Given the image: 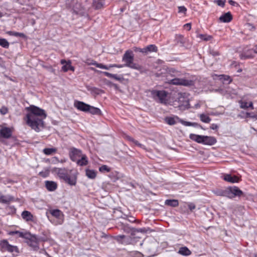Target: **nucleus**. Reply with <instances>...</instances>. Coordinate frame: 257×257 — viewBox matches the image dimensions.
<instances>
[{"label":"nucleus","mask_w":257,"mask_h":257,"mask_svg":"<svg viewBox=\"0 0 257 257\" xmlns=\"http://www.w3.org/2000/svg\"><path fill=\"white\" fill-rule=\"evenodd\" d=\"M29 111L25 118L26 123L36 132H39L44 127L43 119L47 116L44 109L31 105L26 108Z\"/></svg>","instance_id":"1"},{"label":"nucleus","mask_w":257,"mask_h":257,"mask_svg":"<svg viewBox=\"0 0 257 257\" xmlns=\"http://www.w3.org/2000/svg\"><path fill=\"white\" fill-rule=\"evenodd\" d=\"M212 192L218 196L233 199L235 197H240L243 195V192L237 186H229L224 189L215 188Z\"/></svg>","instance_id":"2"},{"label":"nucleus","mask_w":257,"mask_h":257,"mask_svg":"<svg viewBox=\"0 0 257 257\" xmlns=\"http://www.w3.org/2000/svg\"><path fill=\"white\" fill-rule=\"evenodd\" d=\"M134 54L133 51L131 50H127L125 51L122 58V61L125 63L124 66L139 70L141 73H145L146 71L143 67L139 64L134 63Z\"/></svg>","instance_id":"3"},{"label":"nucleus","mask_w":257,"mask_h":257,"mask_svg":"<svg viewBox=\"0 0 257 257\" xmlns=\"http://www.w3.org/2000/svg\"><path fill=\"white\" fill-rule=\"evenodd\" d=\"M54 171L57 173L60 179L63 180L66 183L70 186H75L77 182V176L69 175L67 170L65 168H55Z\"/></svg>","instance_id":"4"},{"label":"nucleus","mask_w":257,"mask_h":257,"mask_svg":"<svg viewBox=\"0 0 257 257\" xmlns=\"http://www.w3.org/2000/svg\"><path fill=\"white\" fill-rule=\"evenodd\" d=\"M151 93L152 97L156 100L158 101L160 103L166 104L167 102V97L168 95V92L165 90H152L151 91Z\"/></svg>","instance_id":"5"},{"label":"nucleus","mask_w":257,"mask_h":257,"mask_svg":"<svg viewBox=\"0 0 257 257\" xmlns=\"http://www.w3.org/2000/svg\"><path fill=\"white\" fill-rule=\"evenodd\" d=\"M0 250L4 252L7 251L10 253H19V250L17 246L10 244L7 239L0 240Z\"/></svg>","instance_id":"6"},{"label":"nucleus","mask_w":257,"mask_h":257,"mask_svg":"<svg viewBox=\"0 0 257 257\" xmlns=\"http://www.w3.org/2000/svg\"><path fill=\"white\" fill-rule=\"evenodd\" d=\"M171 79H168V83L171 85H182L184 86H192L194 84V82L192 80H188L183 78H179L177 77Z\"/></svg>","instance_id":"7"},{"label":"nucleus","mask_w":257,"mask_h":257,"mask_svg":"<svg viewBox=\"0 0 257 257\" xmlns=\"http://www.w3.org/2000/svg\"><path fill=\"white\" fill-rule=\"evenodd\" d=\"M28 237H25L24 238L27 240L26 242L27 244L33 247V248L37 250L39 249V242L37 240V235L35 234H32L30 232H28Z\"/></svg>","instance_id":"8"},{"label":"nucleus","mask_w":257,"mask_h":257,"mask_svg":"<svg viewBox=\"0 0 257 257\" xmlns=\"http://www.w3.org/2000/svg\"><path fill=\"white\" fill-rule=\"evenodd\" d=\"M178 102L180 103L179 107L180 109H185L189 107V99L186 96L185 93H179Z\"/></svg>","instance_id":"9"},{"label":"nucleus","mask_w":257,"mask_h":257,"mask_svg":"<svg viewBox=\"0 0 257 257\" xmlns=\"http://www.w3.org/2000/svg\"><path fill=\"white\" fill-rule=\"evenodd\" d=\"M82 151L81 150L76 149L75 148H70L69 152V156L70 160L76 162L78 159H79L83 155Z\"/></svg>","instance_id":"10"},{"label":"nucleus","mask_w":257,"mask_h":257,"mask_svg":"<svg viewBox=\"0 0 257 257\" xmlns=\"http://www.w3.org/2000/svg\"><path fill=\"white\" fill-rule=\"evenodd\" d=\"M12 130L11 128L6 126H2L0 128V141L1 139H9L12 136Z\"/></svg>","instance_id":"11"},{"label":"nucleus","mask_w":257,"mask_h":257,"mask_svg":"<svg viewBox=\"0 0 257 257\" xmlns=\"http://www.w3.org/2000/svg\"><path fill=\"white\" fill-rule=\"evenodd\" d=\"M74 105L78 110L85 112H88L90 107V105L80 101H75Z\"/></svg>","instance_id":"12"},{"label":"nucleus","mask_w":257,"mask_h":257,"mask_svg":"<svg viewBox=\"0 0 257 257\" xmlns=\"http://www.w3.org/2000/svg\"><path fill=\"white\" fill-rule=\"evenodd\" d=\"M203 142L202 144L205 145H209L212 146L214 145L217 141L215 137L212 136H203Z\"/></svg>","instance_id":"13"},{"label":"nucleus","mask_w":257,"mask_h":257,"mask_svg":"<svg viewBox=\"0 0 257 257\" xmlns=\"http://www.w3.org/2000/svg\"><path fill=\"white\" fill-rule=\"evenodd\" d=\"M223 179L227 182L234 183L239 182L240 181V179L239 177L235 176L229 174H225L223 176Z\"/></svg>","instance_id":"14"},{"label":"nucleus","mask_w":257,"mask_h":257,"mask_svg":"<svg viewBox=\"0 0 257 257\" xmlns=\"http://www.w3.org/2000/svg\"><path fill=\"white\" fill-rule=\"evenodd\" d=\"M232 20V16L230 12L224 13L221 15L219 18V21L220 22L222 23H229Z\"/></svg>","instance_id":"15"},{"label":"nucleus","mask_w":257,"mask_h":257,"mask_svg":"<svg viewBox=\"0 0 257 257\" xmlns=\"http://www.w3.org/2000/svg\"><path fill=\"white\" fill-rule=\"evenodd\" d=\"M15 198L11 195H4L0 192V203L4 204H9L11 202L14 201Z\"/></svg>","instance_id":"16"},{"label":"nucleus","mask_w":257,"mask_h":257,"mask_svg":"<svg viewBox=\"0 0 257 257\" xmlns=\"http://www.w3.org/2000/svg\"><path fill=\"white\" fill-rule=\"evenodd\" d=\"M119 228L120 229L123 230L124 232L126 233H135V228L131 227L128 224L120 223L119 225Z\"/></svg>","instance_id":"17"},{"label":"nucleus","mask_w":257,"mask_h":257,"mask_svg":"<svg viewBox=\"0 0 257 257\" xmlns=\"http://www.w3.org/2000/svg\"><path fill=\"white\" fill-rule=\"evenodd\" d=\"M103 74L105 76L110 78L114 79L120 82H122L124 78L122 75H118L117 74H113L110 73L108 72H102Z\"/></svg>","instance_id":"18"},{"label":"nucleus","mask_w":257,"mask_h":257,"mask_svg":"<svg viewBox=\"0 0 257 257\" xmlns=\"http://www.w3.org/2000/svg\"><path fill=\"white\" fill-rule=\"evenodd\" d=\"M76 164L79 166H86L88 163V158L85 154L82 156L76 161Z\"/></svg>","instance_id":"19"},{"label":"nucleus","mask_w":257,"mask_h":257,"mask_svg":"<svg viewBox=\"0 0 257 257\" xmlns=\"http://www.w3.org/2000/svg\"><path fill=\"white\" fill-rule=\"evenodd\" d=\"M45 186L49 191H54L57 188V184L56 182L52 181H46Z\"/></svg>","instance_id":"20"},{"label":"nucleus","mask_w":257,"mask_h":257,"mask_svg":"<svg viewBox=\"0 0 257 257\" xmlns=\"http://www.w3.org/2000/svg\"><path fill=\"white\" fill-rule=\"evenodd\" d=\"M175 41L176 44H179L181 47H184L186 42V39L183 35H176Z\"/></svg>","instance_id":"21"},{"label":"nucleus","mask_w":257,"mask_h":257,"mask_svg":"<svg viewBox=\"0 0 257 257\" xmlns=\"http://www.w3.org/2000/svg\"><path fill=\"white\" fill-rule=\"evenodd\" d=\"M21 216L23 219L26 221H33L34 218L32 213L30 211L27 210L23 211L21 214Z\"/></svg>","instance_id":"22"},{"label":"nucleus","mask_w":257,"mask_h":257,"mask_svg":"<svg viewBox=\"0 0 257 257\" xmlns=\"http://www.w3.org/2000/svg\"><path fill=\"white\" fill-rule=\"evenodd\" d=\"M203 136L190 134L189 135V138L192 141H194L198 143L202 144L203 142Z\"/></svg>","instance_id":"23"},{"label":"nucleus","mask_w":257,"mask_h":257,"mask_svg":"<svg viewBox=\"0 0 257 257\" xmlns=\"http://www.w3.org/2000/svg\"><path fill=\"white\" fill-rule=\"evenodd\" d=\"M27 231L21 232L18 230L11 231L9 232V234L10 235H14L15 234L18 235L19 237L24 238L25 237H28L29 235L27 233Z\"/></svg>","instance_id":"24"},{"label":"nucleus","mask_w":257,"mask_h":257,"mask_svg":"<svg viewBox=\"0 0 257 257\" xmlns=\"http://www.w3.org/2000/svg\"><path fill=\"white\" fill-rule=\"evenodd\" d=\"M166 205L176 207L179 205L178 200L177 199H167L165 201Z\"/></svg>","instance_id":"25"},{"label":"nucleus","mask_w":257,"mask_h":257,"mask_svg":"<svg viewBox=\"0 0 257 257\" xmlns=\"http://www.w3.org/2000/svg\"><path fill=\"white\" fill-rule=\"evenodd\" d=\"M178 253L184 256H188L191 254V251L187 247L183 246L179 248Z\"/></svg>","instance_id":"26"},{"label":"nucleus","mask_w":257,"mask_h":257,"mask_svg":"<svg viewBox=\"0 0 257 257\" xmlns=\"http://www.w3.org/2000/svg\"><path fill=\"white\" fill-rule=\"evenodd\" d=\"M86 88L88 91H90L91 93L96 95H98L101 93L103 92V91L102 90L95 87L87 86Z\"/></svg>","instance_id":"27"},{"label":"nucleus","mask_w":257,"mask_h":257,"mask_svg":"<svg viewBox=\"0 0 257 257\" xmlns=\"http://www.w3.org/2000/svg\"><path fill=\"white\" fill-rule=\"evenodd\" d=\"M104 5V0H93V6L95 9H101Z\"/></svg>","instance_id":"28"},{"label":"nucleus","mask_w":257,"mask_h":257,"mask_svg":"<svg viewBox=\"0 0 257 257\" xmlns=\"http://www.w3.org/2000/svg\"><path fill=\"white\" fill-rule=\"evenodd\" d=\"M145 50L146 51L147 55L149 53L157 52L158 51V48L155 45L151 44L146 47Z\"/></svg>","instance_id":"29"},{"label":"nucleus","mask_w":257,"mask_h":257,"mask_svg":"<svg viewBox=\"0 0 257 257\" xmlns=\"http://www.w3.org/2000/svg\"><path fill=\"white\" fill-rule=\"evenodd\" d=\"M88 112L93 115H100L101 114V111L99 108L91 105Z\"/></svg>","instance_id":"30"},{"label":"nucleus","mask_w":257,"mask_h":257,"mask_svg":"<svg viewBox=\"0 0 257 257\" xmlns=\"http://www.w3.org/2000/svg\"><path fill=\"white\" fill-rule=\"evenodd\" d=\"M86 175L88 178L94 179L96 176V172L93 170L87 169H86Z\"/></svg>","instance_id":"31"},{"label":"nucleus","mask_w":257,"mask_h":257,"mask_svg":"<svg viewBox=\"0 0 257 257\" xmlns=\"http://www.w3.org/2000/svg\"><path fill=\"white\" fill-rule=\"evenodd\" d=\"M6 33L10 36H15V37H20L25 38V39L27 38V36H26V35H25L23 33H19V32H17L10 31L7 32Z\"/></svg>","instance_id":"32"},{"label":"nucleus","mask_w":257,"mask_h":257,"mask_svg":"<svg viewBox=\"0 0 257 257\" xmlns=\"http://www.w3.org/2000/svg\"><path fill=\"white\" fill-rule=\"evenodd\" d=\"M61 63L62 64H63V66L62 67V70L64 72H67L69 70V67L68 65H70L71 64V61H68L67 62L65 60L62 59L61 60Z\"/></svg>","instance_id":"33"},{"label":"nucleus","mask_w":257,"mask_h":257,"mask_svg":"<svg viewBox=\"0 0 257 257\" xmlns=\"http://www.w3.org/2000/svg\"><path fill=\"white\" fill-rule=\"evenodd\" d=\"M168 73L172 76V77H179L181 76V72L177 70H176L175 68H170L168 70Z\"/></svg>","instance_id":"34"},{"label":"nucleus","mask_w":257,"mask_h":257,"mask_svg":"<svg viewBox=\"0 0 257 257\" xmlns=\"http://www.w3.org/2000/svg\"><path fill=\"white\" fill-rule=\"evenodd\" d=\"M57 152V149L55 148H45L43 150V152L46 155H51Z\"/></svg>","instance_id":"35"},{"label":"nucleus","mask_w":257,"mask_h":257,"mask_svg":"<svg viewBox=\"0 0 257 257\" xmlns=\"http://www.w3.org/2000/svg\"><path fill=\"white\" fill-rule=\"evenodd\" d=\"M199 117L200 120L204 123H209L211 120V118L210 117L204 113L200 114Z\"/></svg>","instance_id":"36"},{"label":"nucleus","mask_w":257,"mask_h":257,"mask_svg":"<svg viewBox=\"0 0 257 257\" xmlns=\"http://www.w3.org/2000/svg\"><path fill=\"white\" fill-rule=\"evenodd\" d=\"M218 77H219V80H222L224 82L228 81V83H230L232 81V80L230 78V77L229 76H228V75L222 74V75H219Z\"/></svg>","instance_id":"37"},{"label":"nucleus","mask_w":257,"mask_h":257,"mask_svg":"<svg viewBox=\"0 0 257 257\" xmlns=\"http://www.w3.org/2000/svg\"><path fill=\"white\" fill-rule=\"evenodd\" d=\"M51 214L52 216L57 218H60L61 215L62 214V212L59 209H54L51 211Z\"/></svg>","instance_id":"38"},{"label":"nucleus","mask_w":257,"mask_h":257,"mask_svg":"<svg viewBox=\"0 0 257 257\" xmlns=\"http://www.w3.org/2000/svg\"><path fill=\"white\" fill-rule=\"evenodd\" d=\"M0 46L5 48H8L9 47V43L4 38H0Z\"/></svg>","instance_id":"39"},{"label":"nucleus","mask_w":257,"mask_h":257,"mask_svg":"<svg viewBox=\"0 0 257 257\" xmlns=\"http://www.w3.org/2000/svg\"><path fill=\"white\" fill-rule=\"evenodd\" d=\"M133 51H134L136 53L140 52L144 55H146V51L145 50V47L143 48H141L140 47H134L133 48Z\"/></svg>","instance_id":"40"},{"label":"nucleus","mask_w":257,"mask_h":257,"mask_svg":"<svg viewBox=\"0 0 257 257\" xmlns=\"http://www.w3.org/2000/svg\"><path fill=\"white\" fill-rule=\"evenodd\" d=\"M166 122L169 125H174L176 123L175 118L173 117H167L165 118Z\"/></svg>","instance_id":"41"},{"label":"nucleus","mask_w":257,"mask_h":257,"mask_svg":"<svg viewBox=\"0 0 257 257\" xmlns=\"http://www.w3.org/2000/svg\"><path fill=\"white\" fill-rule=\"evenodd\" d=\"M49 173L50 170L48 169H46L44 170L39 172V175L43 178H46L49 176Z\"/></svg>","instance_id":"42"},{"label":"nucleus","mask_w":257,"mask_h":257,"mask_svg":"<svg viewBox=\"0 0 257 257\" xmlns=\"http://www.w3.org/2000/svg\"><path fill=\"white\" fill-rule=\"evenodd\" d=\"M99 171L101 172H109L110 168L106 165H102L99 168Z\"/></svg>","instance_id":"43"},{"label":"nucleus","mask_w":257,"mask_h":257,"mask_svg":"<svg viewBox=\"0 0 257 257\" xmlns=\"http://www.w3.org/2000/svg\"><path fill=\"white\" fill-rule=\"evenodd\" d=\"M94 66H95L97 68H99L103 69H105V70L109 69V66L103 65L102 63H94Z\"/></svg>","instance_id":"44"},{"label":"nucleus","mask_w":257,"mask_h":257,"mask_svg":"<svg viewBox=\"0 0 257 257\" xmlns=\"http://www.w3.org/2000/svg\"><path fill=\"white\" fill-rule=\"evenodd\" d=\"M125 237L124 235H118L115 236L114 239L119 243H121L122 240Z\"/></svg>","instance_id":"45"},{"label":"nucleus","mask_w":257,"mask_h":257,"mask_svg":"<svg viewBox=\"0 0 257 257\" xmlns=\"http://www.w3.org/2000/svg\"><path fill=\"white\" fill-rule=\"evenodd\" d=\"M48 239V238L47 236L44 235L43 236L40 235L37 236V240L38 241V242L40 241L45 242L47 241Z\"/></svg>","instance_id":"46"},{"label":"nucleus","mask_w":257,"mask_h":257,"mask_svg":"<svg viewBox=\"0 0 257 257\" xmlns=\"http://www.w3.org/2000/svg\"><path fill=\"white\" fill-rule=\"evenodd\" d=\"M8 112V108L6 106H3L0 108V113L2 115H5V114H7Z\"/></svg>","instance_id":"47"},{"label":"nucleus","mask_w":257,"mask_h":257,"mask_svg":"<svg viewBox=\"0 0 257 257\" xmlns=\"http://www.w3.org/2000/svg\"><path fill=\"white\" fill-rule=\"evenodd\" d=\"M7 209L10 211V213L15 214L16 212V208L14 206H9Z\"/></svg>","instance_id":"48"},{"label":"nucleus","mask_w":257,"mask_h":257,"mask_svg":"<svg viewBox=\"0 0 257 257\" xmlns=\"http://www.w3.org/2000/svg\"><path fill=\"white\" fill-rule=\"evenodd\" d=\"M217 4L222 7H224L226 0H215Z\"/></svg>","instance_id":"49"},{"label":"nucleus","mask_w":257,"mask_h":257,"mask_svg":"<svg viewBox=\"0 0 257 257\" xmlns=\"http://www.w3.org/2000/svg\"><path fill=\"white\" fill-rule=\"evenodd\" d=\"M187 9L184 6H180L178 7V12L180 13L185 14Z\"/></svg>","instance_id":"50"},{"label":"nucleus","mask_w":257,"mask_h":257,"mask_svg":"<svg viewBox=\"0 0 257 257\" xmlns=\"http://www.w3.org/2000/svg\"><path fill=\"white\" fill-rule=\"evenodd\" d=\"M135 232L146 233L147 232V230L146 228H139V229L135 228Z\"/></svg>","instance_id":"51"},{"label":"nucleus","mask_w":257,"mask_h":257,"mask_svg":"<svg viewBox=\"0 0 257 257\" xmlns=\"http://www.w3.org/2000/svg\"><path fill=\"white\" fill-rule=\"evenodd\" d=\"M134 144H135V145H136V146H138L139 147H140V148H141L143 149H144V150H145V149H146V147H145L144 145H143V144H142L140 143H139L138 141H137V140L136 141V142H135Z\"/></svg>","instance_id":"52"},{"label":"nucleus","mask_w":257,"mask_h":257,"mask_svg":"<svg viewBox=\"0 0 257 257\" xmlns=\"http://www.w3.org/2000/svg\"><path fill=\"white\" fill-rule=\"evenodd\" d=\"M181 123L185 126H192V122L186 121L183 120H180Z\"/></svg>","instance_id":"53"},{"label":"nucleus","mask_w":257,"mask_h":257,"mask_svg":"<svg viewBox=\"0 0 257 257\" xmlns=\"http://www.w3.org/2000/svg\"><path fill=\"white\" fill-rule=\"evenodd\" d=\"M240 107L243 109L248 108V103L247 102H241Z\"/></svg>","instance_id":"54"},{"label":"nucleus","mask_w":257,"mask_h":257,"mask_svg":"<svg viewBox=\"0 0 257 257\" xmlns=\"http://www.w3.org/2000/svg\"><path fill=\"white\" fill-rule=\"evenodd\" d=\"M124 66V64L123 65H121V64H110L109 65V68H111V67L122 68V67H123Z\"/></svg>","instance_id":"55"},{"label":"nucleus","mask_w":257,"mask_h":257,"mask_svg":"<svg viewBox=\"0 0 257 257\" xmlns=\"http://www.w3.org/2000/svg\"><path fill=\"white\" fill-rule=\"evenodd\" d=\"M188 208L190 209V211H192L196 208V206L194 203H190L188 205Z\"/></svg>","instance_id":"56"},{"label":"nucleus","mask_w":257,"mask_h":257,"mask_svg":"<svg viewBox=\"0 0 257 257\" xmlns=\"http://www.w3.org/2000/svg\"><path fill=\"white\" fill-rule=\"evenodd\" d=\"M200 37L202 39V40H204L205 41H208L210 39V36H208L207 37L206 35H203V34H201L200 35Z\"/></svg>","instance_id":"57"},{"label":"nucleus","mask_w":257,"mask_h":257,"mask_svg":"<svg viewBox=\"0 0 257 257\" xmlns=\"http://www.w3.org/2000/svg\"><path fill=\"white\" fill-rule=\"evenodd\" d=\"M125 138L127 141H128L131 142H132L133 144H134L135 142H136V140H135L132 137H131V136H126L125 137Z\"/></svg>","instance_id":"58"},{"label":"nucleus","mask_w":257,"mask_h":257,"mask_svg":"<svg viewBox=\"0 0 257 257\" xmlns=\"http://www.w3.org/2000/svg\"><path fill=\"white\" fill-rule=\"evenodd\" d=\"M246 115L247 117L253 118L255 119H257V114H252L251 113L247 112L246 113Z\"/></svg>","instance_id":"59"},{"label":"nucleus","mask_w":257,"mask_h":257,"mask_svg":"<svg viewBox=\"0 0 257 257\" xmlns=\"http://www.w3.org/2000/svg\"><path fill=\"white\" fill-rule=\"evenodd\" d=\"M192 126L196 127H200L202 129H203V127L199 123L197 122H192Z\"/></svg>","instance_id":"60"},{"label":"nucleus","mask_w":257,"mask_h":257,"mask_svg":"<svg viewBox=\"0 0 257 257\" xmlns=\"http://www.w3.org/2000/svg\"><path fill=\"white\" fill-rule=\"evenodd\" d=\"M218 128V126L215 123H212L210 125V128L213 130H216Z\"/></svg>","instance_id":"61"},{"label":"nucleus","mask_w":257,"mask_h":257,"mask_svg":"<svg viewBox=\"0 0 257 257\" xmlns=\"http://www.w3.org/2000/svg\"><path fill=\"white\" fill-rule=\"evenodd\" d=\"M184 27L185 29H187V30L189 31L191 28V25L190 23H187L184 25Z\"/></svg>","instance_id":"62"},{"label":"nucleus","mask_w":257,"mask_h":257,"mask_svg":"<svg viewBox=\"0 0 257 257\" xmlns=\"http://www.w3.org/2000/svg\"><path fill=\"white\" fill-rule=\"evenodd\" d=\"M143 256H144V255L142 253L138 251L135 253V255L133 257H143Z\"/></svg>","instance_id":"63"},{"label":"nucleus","mask_w":257,"mask_h":257,"mask_svg":"<svg viewBox=\"0 0 257 257\" xmlns=\"http://www.w3.org/2000/svg\"><path fill=\"white\" fill-rule=\"evenodd\" d=\"M127 220L130 222H135L137 220L135 219V218L133 216H131L129 218L127 219Z\"/></svg>","instance_id":"64"}]
</instances>
